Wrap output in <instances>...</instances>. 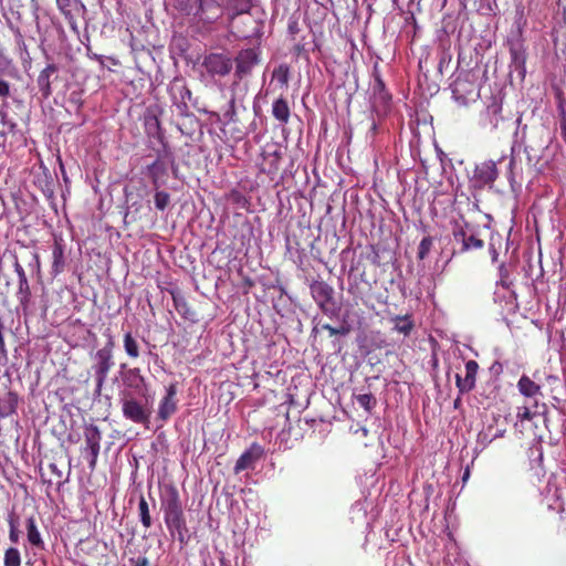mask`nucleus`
Masks as SVG:
<instances>
[{"instance_id": "e433bc0d", "label": "nucleus", "mask_w": 566, "mask_h": 566, "mask_svg": "<svg viewBox=\"0 0 566 566\" xmlns=\"http://www.w3.org/2000/svg\"><path fill=\"white\" fill-rule=\"evenodd\" d=\"M154 200L156 208L160 211H164L170 202V196L166 191H156Z\"/></svg>"}, {"instance_id": "f704fd0d", "label": "nucleus", "mask_w": 566, "mask_h": 566, "mask_svg": "<svg viewBox=\"0 0 566 566\" xmlns=\"http://www.w3.org/2000/svg\"><path fill=\"white\" fill-rule=\"evenodd\" d=\"M433 245V239L428 235V237H424L420 243H419V247H418V253H417V256L419 260H424L428 254L430 253L431 251V248Z\"/></svg>"}, {"instance_id": "79ce46f5", "label": "nucleus", "mask_w": 566, "mask_h": 566, "mask_svg": "<svg viewBox=\"0 0 566 566\" xmlns=\"http://www.w3.org/2000/svg\"><path fill=\"white\" fill-rule=\"evenodd\" d=\"M14 271L18 275V282H22V281H27L28 277H27V274H25V271L23 269V266L20 264V262L18 261V259L15 258L14 260Z\"/></svg>"}, {"instance_id": "473e14b6", "label": "nucleus", "mask_w": 566, "mask_h": 566, "mask_svg": "<svg viewBox=\"0 0 566 566\" xmlns=\"http://www.w3.org/2000/svg\"><path fill=\"white\" fill-rule=\"evenodd\" d=\"M4 566H21V555L18 548L9 547L4 552Z\"/></svg>"}, {"instance_id": "a878e982", "label": "nucleus", "mask_w": 566, "mask_h": 566, "mask_svg": "<svg viewBox=\"0 0 566 566\" xmlns=\"http://www.w3.org/2000/svg\"><path fill=\"white\" fill-rule=\"evenodd\" d=\"M167 168L166 164L161 161L160 159H156L153 164L147 166V174L149 178L151 179L155 188L157 189L159 187L158 181L159 179L166 175Z\"/></svg>"}, {"instance_id": "6e6552de", "label": "nucleus", "mask_w": 566, "mask_h": 566, "mask_svg": "<svg viewBox=\"0 0 566 566\" xmlns=\"http://www.w3.org/2000/svg\"><path fill=\"white\" fill-rule=\"evenodd\" d=\"M261 51L258 48L241 50L235 56V76L243 80L251 74L253 67L260 63Z\"/></svg>"}, {"instance_id": "c9c22d12", "label": "nucleus", "mask_w": 566, "mask_h": 566, "mask_svg": "<svg viewBox=\"0 0 566 566\" xmlns=\"http://www.w3.org/2000/svg\"><path fill=\"white\" fill-rule=\"evenodd\" d=\"M536 413H537L536 411H533L532 408L526 405L520 406L516 409V418L521 422L526 421V420L527 421L533 420L534 417L536 416Z\"/></svg>"}, {"instance_id": "3c124183", "label": "nucleus", "mask_w": 566, "mask_h": 566, "mask_svg": "<svg viewBox=\"0 0 566 566\" xmlns=\"http://www.w3.org/2000/svg\"><path fill=\"white\" fill-rule=\"evenodd\" d=\"M237 34H238V36H242V38H248V36H250V35H249V33H248L247 31H244V30H240V29H238Z\"/></svg>"}, {"instance_id": "bf43d9fd", "label": "nucleus", "mask_w": 566, "mask_h": 566, "mask_svg": "<svg viewBox=\"0 0 566 566\" xmlns=\"http://www.w3.org/2000/svg\"><path fill=\"white\" fill-rule=\"evenodd\" d=\"M564 140H565V143H566V139H564Z\"/></svg>"}, {"instance_id": "4c0bfd02", "label": "nucleus", "mask_w": 566, "mask_h": 566, "mask_svg": "<svg viewBox=\"0 0 566 566\" xmlns=\"http://www.w3.org/2000/svg\"><path fill=\"white\" fill-rule=\"evenodd\" d=\"M74 0H55L56 7L65 19H72V4Z\"/></svg>"}, {"instance_id": "a211bd4d", "label": "nucleus", "mask_w": 566, "mask_h": 566, "mask_svg": "<svg viewBox=\"0 0 566 566\" xmlns=\"http://www.w3.org/2000/svg\"><path fill=\"white\" fill-rule=\"evenodd\" d=\"M57 72L55 64H48L39 74L36 78L39 91L43 98H49L52 95L51 76Z\"/></svg>"}, {"instance_id": "13d9d810", "label": "nucleus", "mask_w": 566, "mask_h": 566, "mask_svg": "<svg viewBox=\"0 0 566 566\" xmlns=\"http://www.w3.org/2000/svg\"><path fill=\"white\" fill-rule=\"evenodd\" d=\"M512 54L514 55V59H516V55H517L516 51H512Z\"/></svg>"}, {"instance_id": "ea45409f", "label": "nucleus", "mask_w": 566, "mask_h": 566, "mask_svg": "<svg viewBox=\"0 0 566 566\" xmlns=\"http://www.w3.org/2000/svg\"><path fill=\"white\" fill-rule=\"evenodd\" d=\"M3 329H4V326H3V323L1 319L0 321V363L8 360V349H7V345H6V340H4Z\"/></svg>"}, {"instance_id": "7c9ffc66", "label": "nucleus", "mask_w": 566, "mask_h": 566, "mask_svg": "<svg viewBox=\"0 0 566 566\" xmlns=\"http://www.w3.org/2000/svg\"><path fill=\"white\" fill-rule=\"evenodd\" d=\"M7 521L9 524V539L11 543L17 544L20 539L19 516L11 512L8 515Z\"/></svg>"}, {"instance_id": "9d476101", "label": "nucleus", "mask_w": 566, "mask_h": 566, "mask_svg": "<svg viewBox=\"0 0 566 566\" xmlns=\"http://www.w3.org/2000/svg\"><path fill=\"white\" fill-rule=\"evenodd\" d=\"M202 66L212 76H226L231 72L233 63L232 60L227 55L220 53H210L205 56Z\"/></svg>"}, {"instance_id": "c756f323", "label": "nucleus", "mask_w": 566, "mask_h": 566, "mask_svg": "<svg viewBox=\"0 0 566 566\" xmlns=\"http://www.w3.org/2000/svg\"><path fill=\"white\" fill-rule=\"evenodd\" d=\"M145 380L142 370L138 367L129 368L125 374V382L128 387L139 388Z\"/></svg>"}, {"instance_id": "bb28decb", "label": "nucleus", "mask_w": 566, "mask_h": 566, "mask_svg": "<svg viewBox=\"0 0 566 566\" xmlns=\"http://www.w3.org/2000/svg\"><path fill=\"white\" fill-rule=\"evenodd\" d=\"M138 516L142 525L145 528H149L153 525V520L150 515L149 504L144 495L139 496L138 501Z\"/></svg>"}, {"instance_id": "a18cd8bd", "label": "nucleus", "mask_w": 566, "mask_h": 566, "mask_svg": "<svg viewBox=\"0 0 566 566\" xmlns=\"http://www.w3.org/2000/svg\"><path fill=\"white\" fill-rule=\"evenodd\" d=\"M10 95V85L7 81L0 80V96L8 97Z\"/></svg>"}, {"instance_id": "ddd939ff", "label": "nucleus", "mask_w": 566, "mask_h": 566, "mask_svg": "<svg viewBox=\"0 0 566 566\" xmlns=\"http://www.w3.org/2000/svg\"><path fill=\"white\" fill-rule=\"evenodd\" d=\"M177 384L171 382L166 388V395L159 402L158 407V419L161 421H167L176 411H177Z\"/></svg>"}, {"instance_id": "49530a36", "label": "nucleus", "mask_w": 566, "mask_h": 566, "mask_svg": "<svg viewBox=\"0 0 566 566\" xmlns=\"http://www.w3.org/2000/svg\"><path fill=\"white\" fill-rule=\"evenodd\" d=\"M130 563L133 566H149V560L147 557H138L136 559L132 558Z\"/></svg>"}, {"instance_id": "f257e3e1", "label": "nucleus", "mask_w": 566, "mask_h": 566, "mask_svg": "<svg viewBox=\"0 0 566 566\" xmlns=\"http://www.w3.org/2000/svg\"><path fill=\"white\" fill-rule=\"evenodd\" d=\"M164 520L170 534H177L181 544L187 542V522L178 490L171 486L163 500Z\"/></svg>"}, {"instance_id": "20e7f679", "label": "nucleus", "mask_w": 566, "mask_h": 566, "mask_svg": "<svg viewBox=\"0 0 566 566\" xmlns=\"http://www.w3.org/2000/svg\"><path fill=\"white\" fill-rule=\"evenodd\" d=\"M452 233L454 241L460 244V248L455 251L458 253L462 254L471 251H479L484 248V241L469 223H465L464 226L457 223Z\"/></svg>"}, {"instance_id": "5701e85b", "label": "nucleus", "mask_w": 566, "mask_h": 566, "mask_svg": "<svg viewBox=\"0 0 566 566\" xmlns=\"http://www.w3.org/2000/svg\"><path fill=\"white\" fill-rule=\"evenodd\" d=\"M272 115L282 124L289 123L291 111L287 101L284 97H280L273 102Z\"/></svg>"}, {"instance_id": "dca6fc26", "label": "nucleus", "mask_w": 566, "mask_h": 566, "mask_svg": "<svg viewBox=\"0 0 566 566\" xmlns=\"http://www.w3.org/2000/svg\"><path fill=\"white\" fill-rule=\"evenodd\" d=\"M63 239L61 237H54L52 245V265L51 274L55 277L65 270V253H64Z\"/></svg>"}, {"instance_id": "4be33fe9", "label": "nucleus", "mask_w": 566, "mask_h": 566, "mask_svg": "<svg viewBox=\"0 0 566 566\" xmlns=\"http://www.w3.org/2000/svg\"><path fill=\"white\" fill-rule=\"evenodd\" d=\"M517 389L525 398H535L541 395V386L533 381L528 376L522 375L517 381Z\"/></svg>"}, {"instance_id": "423d86ee", "label": "nucleus", "mask_w": 566, "mask_h": 566, "mask_svg": "<svg viewBox=\"0 0 566 566\" xmlns=\"http://www.w3.org/2000/svg\"><path fill=\"white\" fill-rule=\"evenodd\" d=\"M283 154L276 144H268L262 151V161L260 163V171L270 176L273 180L281 167Z\"/></svg>"}, {"instance_id": "0eeeda50", "label": "nucleus", "mask_w": 566, "mask_h": 566, "mask_svg": "<svg viewBox=\"0 0 566 566\" xmlns=\"http://www.w3.org/2000/svg\"><path fill=\"white\" fill-rule=\"evenodd\" d=\"M452 95L460 105H467L478 96L475 83L470 74L459 75L451 85Z\"/></svg>"}, {"instance_id": "a19ab883", "label": "nucleus", "mask_w": 566, "mask_h": 566, "mask_svg": "<svg viewBox=\"0 0 566 566\" xmlns=\"http://www.w3.org/2000/svg\"><path fill=\"white\" fill-rule=\"evenodd\" d=\"M230 199L240 207H245V205L248 203L247 198L239 191H232L230 195Z\"/></svg>"}, {"instance_id": "4468645a", "label": "nucleus", "mask_w": 566, "mask_h": 566, "mask_svg": "<svg viewBox=\"0 0 566 566\" xmlns=\"http://www.w3.org/2000/svg\"><path fill=\"white\" fill-rule=\"evenodd\" d=\"M264 449L259 443L254 442L247 449L234 465V472L240 473L248 469H253L254 464L263 457Z\"/></svg>"}, {"instance_id": "f8f14e48", "label": "nucleus", "mask_w": 566, "mask_h": 566, "mask_svg": "<svg viewBox=\"0 0 566 566\" xmlns=\"http://www.w3.org/2000/svg\"><path fill=\"white\" fill-rule=\"evenodd\" d=\"M479 368V364L471 359L465 363V376L455 375V386L460 395L468 394L474 389Z\"/></svg>"}, {"instance_id": "603ef678", "label": "nucleus", "mask_w": 566, "mask_h": 566, "mask_svg": "<svg viewBox=\"0 0 566 566\" xmlns=\"http://www.w3.org/2000/svg\"><path fill=\"white\" fill-rule=\"evenodd\" d=\"M370 130L373 132V135L376 134L377 132V124L373 120L371 125H370Z\"/></svg>"}, {"instance_id": "7ed1b4c3", "label": "nucleus", "mask_w": 566, "mask_h": 566, "mask_svg": "<svg viewBox=\"0 0 566 566\" xmlns=\"http://www.w3.org/2000/svg\"><path fill=\"white\" fill-rule=\"evenodd\" d=\"M228 15V1L226 0H197L195 19L202 24H212L223 14Z\"/></svg>"}, {"instance_id": "de8ad7c7", "label": "nucleus", "mask_w": 566, "mask_h": 566, "mask_svg": "<svg viewBox=\"0 0 566 566\" xmlns=\"http://www.w3.org/2000/svg\"><path fill=\"white\" fill-rule=\"evenodd\" d=\"M322 329H325L328 332L329 336H335V335H338V331H337V327H334L329 324H323L322 325Z\"/></svg>"}, {"instance_id": "2eb2a0df", "label": "nucleus", "mask_w": 566, "mask_h": 566, "mask_svg": "<svg viewBox=\"0 0 566 566\" xmlns=\"http://www.w3.org/2000/svg\"><path fill=\"white\" fill-rule=\"evenodd\" d=\"M374 103L373 106L377 112L386 113L390 101L391 94L386 90L385 83L380 76H376L374 85Z\"/></svg>"}, {"instance_id": "4d7b16f0", "label": "nucleus", "mask_w": 566, "mask_h": 566, "mask_svg": "<svg viewBox=\"0 0 566 566\" xmlns=\"http://www.w3.org/2000/svg\"><path fill=\"white\" fill-rule=\"evenodd\" d=\"M533 407H534V408H537V407H538V401H537L536 399L534 400Z\"/></svg>"}, {"instance_id": "09e8293b", "label": "nucleus", "mask_w": 566, "mask_h": 566, "mask_svg": "<svg viewBox=\"0 0 566 566\" xmlns=\"http://www.w3.org/2000/svg\"><path fill=\"white\" fill-rule=\"evenodd\" d=\"M49 468H50V470H51L53 473H55V474L57 475V478H59V479H61V478H62V472L57 470L56 464L51 463V464L49 465Z\"/></svg>"}, {"instance_id": "39448f33", "label": "nucleus", "mask_w": 566, "mask_h": 566, "mask_svg": "<svg viewBox=\"0 0 566 566\" xmlns=\"http://www.w3.org/2000/svg\"><path fill=\"white\" fill-rule=\"evenodd\" d=\"M122 411L126 419L135 423L145 424L149 421L150 411L129 392L123 394Z\"/></svg>"}, {"instance_id": "412c9836", "label": "nucleus", "mask_w": 566, "mask_h": 566, "mask_svg": "<svg viewBox=\"0 0 566 566\" xmlns=\"http://www.w3.org/2000/svg\"><path fill=\"white\" fill-rule=\"evenodd\" d=\"M394 331L408 337L415 329V322L411 314L396 315L391 318Z\"/></svg>"}, {"instance_id": "1a4fd4ad", "label": "nucleus", "mask_w": 566, "mask_h": 566, "mask_svg": "<svg viewBox=\"0 0 566 566\" xmlns=\"http://www.w3.org/2000/svg\"><path fill=\"white\" fill-rule=\"evenodd\" d=\"M172 103L177 106L180 114L189 109V103L192 99V93L182 78H175L169 88Z\"/></svg>"}, {"instance_id": "6ab92c4d", "label": "nucleus", "mask_w": 566, "mask_h": 566, "mask_svg": "<svg viewBox=\"0 0 566 566\" xmlns=\"http://www.w3.org/2000/svg\"><path fill=\"white\" fill-rule=\"evenodd\" d=\"M310 290L316 303L332 302L334 300V289L325 281H313Z\"/></svg>"}, {"instance_id": "8fccbe9b", "label": "nucleus", "mask_w": 566, "mask_h": 566, "mask_svg": "<svg viewBox=\"0 0 566 566\" xmlns=\"http://www.w3.org/2000/svg\"><path fill=\"white\" fill-rule=\"evenodd\" d=\"M337 331H338V335H346L349 333V327L342 325V326L337 327Z\"/></svg>"}, {"instance_id": "aec40b11", "label": "nucleus", "mask_w": 566, "mask_h": 566, "mask_svg": "<svg viewBox=\"0 0 566 566\" xmlns=\"http://www.w3.org/2000/svg\"><path fill=\"white\" fill-rule=\"evenodd\" d=\"M171 297L174 302V306L176 311L187 319H193L196 312L191 308L189 303L187 302L186 297L176 291H171Z\"/></svg>"}, {"instance_id": "864d4df0", "label": "nucleus", "mask_w": 566, "mask_h": 566, "mask_svg": "<svg viewBox=\"0 0 566 566\" xmlns=\"http://www.w3.org/2000/svg\"><path fill=\"white\" fill-rule=\"evenodd\" d=\"M461 402V398L458 397L455 400H454V407L458 408V406L460 405Z\"/></svg>"}, {"instance_id": "2f4dec72", "label": "nucleus", "mask_w": 566, "mask_h": 566, "mask_svg": "<svg viewBox=\"0 0 566 566\" xmlns=\"http://www.w3.org/2000/svg\"><path fill=\"white\" fill-rule=\"evenodd\" d=\"M174 7L185 15L195 17L197 0H174Z\"/></svg>"}, {"instance_id": "c03bdc74", "label": "nucleus", "mask_w": 566, "mask_h": 566, "mask_svg": "<svg viewBox=\"0 0 566 566\" xmlns=\"http://www.w3.org/2000/svg\"><path fill=\"white\" fill-rule=\"evenodd\" d=\"M226 117L229 118V120H234L235 117V99L231 98L229 102V109L224 114Z\"/></svg>"}, {"instance_id": "f03ea898", "label": "nucleus", "mask_w": 566, "mask_h": 566, "mask_svg": "<svg viewBox=\"0 0 566 566\" xmlns=\"http://www.w3.org/2000/svg\"><path fill=\"white\" fill-rule=\"evenodd\" d=\"M114 340L113 337L109 336L105 346L98 349L94 355V365L92 366L94 370L95 377V394L101 395L102 389L107 379L108 373L114 366L113 359V350H114Z\"/></svg>"}, {"instance_id": "37998d69", "label": "nucleus", "mask_w": 566, "mask_h": 566, "mask_svg": "<svg viewBox=\"0 0 566 566\" xmlns=\"http://www.w3.org/2000/svg\"><path fill=\"white\" fill-rule=\"evenodd\" d=\"M559 127L563 139H566V111L560 106Z\"/></svg>"}, {"instance_id": "c85d7f7f", "label": "nucleus", "mask_w": 566, "mask_h": 566, "mask_svg": "<svg viewBox=\"0 0 566 566\" xmlns=\"http://www.w3.org/2000/svg\"><path fill=\"white\" fill-rule=\"evenodd\" d=\"M17 297L23 311H25L29 307L31 298V291L28 280L18 282Z\"/></svg>"}, {"instance_id": "72a5a7b5", "label": "nucleus", "mask_w": 566, "mask_h": 566, "mask_svg": "<svg viewBox=\"0 0 566 566\" xmlns=\"http://www.w3.org/2000/svg\"><path fill=\"white\" fill-rule=\"evenodd\" d=\"M358 405L366 411L370 412L376 407V398L370 394H359L356 396Z\"/></svg>"}, {"instance_id": "cd10ccee", "label": "nucleus", "mask_w": 566, "mask_h": 566, "mask_svg": "<svg viewBox=\"0 0 566 566\" xmlns=\"http://www.w3.org/2000/svg\"><path fill=\"white\" fill-rule=\"evenodd\" d=\"M272 80L275 81L281 88H286L290 80V66L280 64L273 70Z\"/></svg>"}, {"instance_id": "9b49d317", "label": "nucleus", "mask_w": 566, "mask_h": 566, "mask_svg": "<svg viewBox=\"0 0 566 566\" xmlns=\"http://www.w3.org/2000/svg\"><path fill=\"white\" fill-rule=\"evenodd\" d=\"M84 437L86 450L90 454L88 465L91 470H94L99 454L102 433L97 426L90 424L85 427Z\"/></svg>"}, {"instance_id": "5fc2aeb1", "label": "nucleus", "mask_w": 566, "mask_h": 566, "mask_svg": "<svg viewBox=\"0 0 566 566\" xmlns=\"http://www.w3.org/2000/svg\"><path fill=\"white\" fill-rule=\"evenodd\" d=\"M469 474H470L469 469H467L462 479L465 481L469 478Z\"/></svg>"}, {"instance_id": "b1692460", "label": "nucleus", "mask_w": 566, "mask_h": 566, "mask_svg": "<svg viewBox=\"0 0 566 566\" xmlns=\"http://www.w3.org/2000/svg\"><path fill=\"white\" fill-rule=\"evenodd\" d=\"M27 536L29 543L36 548H43L44 542L40 535V532L36 526V521L34 516H30L27 520Z\"/></svg>"}, {"instance_id": "393cba45", "label": "nucleus", "mask_w": 566, "mask_h": 566, "mask_svg": "<svg viewBox=\"0 0 566 566\" xmlns=\"http://www.w3.org/2000/svg\"><path fill=\"white\" fill-rule=\"evenodd\" d=\"M123 347L126 355L132 359L140 356L139 344L132 332H126L123 336Z\"/></svg>"}, {"instance_id": "f3484780", "label": "nucleus", "mask_w": 566, "mask_h": 566, "mask_svg": "<svg viewBox=\"0 0 566 566\" xmlns=\"http://www.w3.org/2000/svg\"><path fill=\"white\" fill-rule=\"evenodd\" d=\"M497 178L496 165L492 160L484 161L475 167L474 179L481 186L491 185Z\"/></svg>"}, {"instance_id": "6e6d98bb", "label": "nucleus", "mask_w": 566, "mask_h": 566, "mask_svg": "<svg viewBox=\"0 0 566 566\" xmlns=\"http://www.w3.org/2000/svg\"><path fill=\"white\" fill-rule=\"evenodd\" d=\"M154 120H155V125H156V127H159V120H158V118H157V117H154Z\"/></svg>"}, {"instance_id": "58836bf2", "label": "nucleus", "mask_w": 566, "mask_h": 566, "mask_svg": "<svg viewBox=\"0 0 566 566\" xmlns=\"http://www.w3.org/2000/svg\"><path fill=\"white\" fill-rule=\"evenodd\" d=\"M316 304L319 310L329 317H334L338 314V310L335 306L334 300L332 302H319Z\"/></svg>"}]
</instances>
